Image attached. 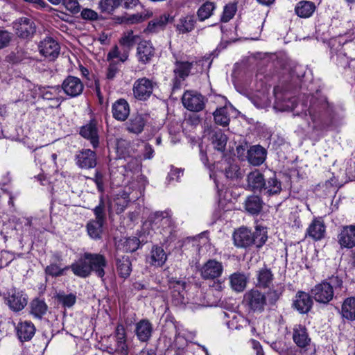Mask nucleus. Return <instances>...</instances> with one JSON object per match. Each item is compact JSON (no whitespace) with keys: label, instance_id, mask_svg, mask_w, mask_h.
Here are the masks:
<instances>
[{"label":"nucleus","instance_id":"obj_20","mask_svg":"<svg viewBox=\"0 0 355 355\" xmlns=\"http://www.w3.org/2000/svg\"><path fill=\"white\" fill-rule=\"evenodd\" d=\"M114 338L115 346L118 348V354L128 355L126 331L123 324H117L114 331Z\"/></svg>","mask_w":355,"mask_h":355},{"label":"nucleus","instance_id":"obj_63","mask_svg":"<svg viewBox=\"0 0 355 355\" xmlns=\"http://www.w3.org/2000/svg\"><path fill=\"white\" fill-rule=\"evenodd\" d=\"M154 150L151 145L146 143L144 147L143 155L145 159H150L153 157Z\"/></svg>","mask_w":355,"mask_h":355},{"label":"nucleus","instance_id":"obj_51","mask_svg":"<svg viewBox=\"0 0 355 355\" xmlns=\"http://www.w3.org/2000/svg\"><path fill=\"white\" fill-rule=\"evenodd\" d=\"M137 39H139L138 35H134L132 31H128L121 37L119 43L123 46L130 48L135 44Z\"/></svg>","mask_w":355,"mask_h":355},{"label":"nucleus","instance_id":"obj_8","mask_svg":"<svg viewBox=\"0 0 355 355\" xmlns=\"http://www.w3.org/2000/svg\"><path fill=\"white\" fill-rule=\"evenodd\" d=\"M182 102L185 108L191 112H200L205 107V98L193 91H187L182 96Z\"/></svg>","mask_w":355,"mask_h":355},{"label":"nucleus","instance_id":"obj_47","mask_svg":"<svg viewBox=\"0 0 355 355\" xmlns=\"http://www.w3.org/2000/svg\"><path fill=\"white\" fill-rule=\"evenodd\" d=\"M317 102H319L318 105H315V103L312 104L309 109V113L312 118L313 121H315L318 115L320 116V114L325 110L327 108V102L324 100L321 99L320 101H318Z\"/></svg>","mask_w":355,"mask_h":355},{"label":"nucleus","instance_id":"obj_39","mask_svg":"<svg viewBox=\"0 0 355 355\" xmlns=\"http://www.w3.org/2000/svg\"><path fill=\"white\" fill-rule=\"evenodd\" d=\"M230 280L231 287L236 292H241L246 287L247 277L243 273L236 272L232 274L230 277Z\"/></svg>","mask_w":355,"mask_h":355},{"label":"nucleus","instance_id":"obj_58","mask_svg":"<svg viewBox=\"0 0 355 355\" xmlns=\"http://www.w3.org/2000/svg\"><path fill=\"white\" fill-rule=\"evenodd\" d=\"M283 292L282 288L270 289L267 293L268 297V302L270 304H274L279 300Z\"/></svg>","mask_w":355,"mask_h":355},{"label":"nucleus","instance_id":"obj_32","mask_svg":"<svg viewBox=\"0 0 355 355\" xmlns=\"http://www.w3.org/2000/svg\"><path fill=\"white\" fill-rule=\"evenodd\" d=\"M116 267L120 277L126 279L132 272V263L128 256H123L116 259Z\"/></svg>","mask_w":355,"mask_h":355},{"label":"nucleus","instance_id":"obj_45","mask_svg":"<svg viewBox=\"0 0 355 355\" xmlns=\"http://www.w3.org/2000/svg\"><path fill=\"white\" fill-rule=\"evenodd\" d=\"M69 269L71 270V265L61 268L56 263H51L49 266L46 267L45 272L48 275L57 277L65 275L66 271Z\"/></svg>","mask_w":355,"mask_h":355},{"label":"nucleus","instance_id":"obj_38","mask_svg":"<svg viewBox=\"0 0 355 355\" xmlns=\"http://www.w3.org/2000/svg\"><path fill=\"white\" fill-rule=\"evenodd\" d=\"M105 222L92 220L87 225V230L89 236L93 239H99L103 233V227Z\"/></svg>","mask_w":355,"mask_h":355},{"label":"nucleus","instance_id":"obj_17","mask_svg":"<svg viewBox=\"0 0 355 355\" xmlns=\"http://www.w3.org/2000/svg\"><path fill=\"white\" fill-rule=\"evenodd\" d=\"M76 164L81 168H92L96 165V155L90 149L80 151L76 156Z\"/></svg>","mask_w":355,"mask_h":355},{"label":"nucleus","instance_id":"obj_22","mask_svg":"<svg viewBox=\"0 0 355 355\" xmlns=\"http://www.w3.org/2000/svg\"><path fill=\"white\" fill-rule=\"evenodd\" d=\"M113 117L120 121H124L130 114V105L126 100L120 98L116 101L112 106Z\"/></svg>","mask_w":355,"mask_h":355},{"label":"nucleus","instance_id":"obj_52","mask_svg":"<svg viewBox=\"0 0 355 355\" xmlns=\"http://www.w3.org/2000/svg\"><path fill=\"white\" fill-rule=\"evenodd\" d=\"M93 211L95 216L94 220L105 222L106 214L105 211V203L103 197H101L98 205H97L93 209Z\"/></svg>","mask_w":355,"mask_h":355},{"label":"nucleus","instance_id":"obj_26","mask_svg":"<svg viewBox=\"0 0 355 355\" xmlns=\"http://www.w3.org/2000/svg\"><path fill=\"white\" fill-rule=\"evenodd\" d=\"M266 150L260 145L252 146L248 150V161L254 166L261 165L266 159Z\"/></svg>","mask_w":355,"mask_h":355},{"label":"nucleus","instance_id":"obj_37","mask_svg":"<svg viewBox=\"0 0 355 355\" xmlns=\"http://www.w3.org/2000/svg\"><path fill=\"white\" fill-rule=\"evenodd\" d=\"M31 306V314L35 318L41 319L44 315L46 314L48 306L46 302L40 299L33 300L30 304Z\"/></svg>","mask_w":355,"mask_h":355},{"label":"nucleus","instance_id":"obj_54","mask_svg":"<svg viewBox=\"0 0 355 355\" xmlns=\"http://www.w3.org/2000/svg\"><path fill=\"white\" fill-rule=\"evenodd\" d=\"M140 241L137 237H130L124 243V248L127 252H135L139 247Z\"/></svg>","mask_w":355,"mask_h":355},{"label":"nucleus","instance_id":"obj_46","mask_svg":"<svg viewBox=\"0 0 355 355\" xmlns=\"http://www.w3.org/2000/svg\"><path fill=\"white\" fill-rule=\"evenodd\" d=\"M60 92V88L59 86L57 87H48L41 89L40 95L42 98L45 100H55L56 102H58V96Z\"/></svg>","mask_w":355,"mask_h":355},{"label":"nucleus","instance_id":"obj_25","mask_svg":"<svg viewBox=\"0 0 355 355\" xmlns=\"http://www.w3.org/2000/svg\"><path fill=\"white\" fill-rule=\"evenodd\" d=\"M274 279V275L270 268L266 265L257 271L256 286L260 288H268L270 287Z\"/></svg>","mask_w":355,"mask_h":355},{"label":"nucleus","instance_id":"obj_35","mask_svg":"<svg viewBox=\"0 0 355 355\" xmlns=\"http://www.w3.org/2000/svg\"><path fill=\"white\" fill-rule=\"evenodd\" d=\"M263 201L258 196H250L245 202L246 211L250 214H258L262 209Z\"/></svg>","mask_w":355,"mask_h":355},{"label":"nucleus","instance_id":"obj_24","mask_svg":"<svg viewBox=\"0 0 355 355\" xmlns=\"http://www.w3.org/2000/svg\"><path fill=\"white\" fill-rule=\"evenodd\" d=\"M196 20L194 15H186L181 16L175 24V30L179 34L191 32L196 27Z\"/></svg>","mask_w":355,"mask_h":355},{"label":"nucleus","instance_id":"obj_61","mask_svg":"<svg viewBox=\"0 0 355 355\" xmlns=\"http://www.w3.org/2000/svg\"><path fill=\"white\" fill-rule=\"evenodd\" d=\"M11 40V35L7 31L0 30V49L7 46Z\"/></svg>","mask_w":355,"mask_h":355},{"label":"nucleus","instance_id":"obj_18","mask_svg":"<svg viewBox=\"0 0 355 355\" xmlns=\"http://www.w3.org/2000/svg\"><path fill=\"white\" fill-rule=\"evenodd\" d=\"M16 34L21 38L32 37L35 32V23L30 19L21 18L14 25Z\"/></svg>","mask_w":355,"mask_h":355},{"label":"nucleus","instance_id":"obj_16","mask_svg":"<svg viewBox=\"0 0 355 355\" xmlns=\"http://www.w3.org/2000/svg\"><path fill=\"white\" fill-rule=\"evenodd\" d=\"M338 243L342 248H354L355 246V225L343 227L338 235Z\"/></svg>","mask_w":355,"mask_h":355},{"label":"nucleus","instance_id":"obj_2","mask_svg":"<svg viewBox=\"0 0 355 355\" xmlns=\"http://www.w3.org/2000/svg\"><path fill=\"white\" fill-rule=\"evenodd\" d=\"M268 239L267 231L263 227H257L254 232L245 227H241L234 232L233 241L235 246L246 248L254 245L261 248Z\"/></svg>","mask_w":355,"mask_h":355},{"label":"nucleus","instance_id":"obj_57","mask_svg":"<svg viewBox=\"0 0 355 355\" xmlns=\"http://www.w3.org/2000/svg\"><path fill=\"white\" fill-rule=\"evenodd\" d=\"M119 71V62L112 61L107 67L106 78L113 80Z\"/></svg>","mask_w":355,"mask_h":355},{"label":"nucleus","instance_id":"obj_34","mask_svg":"<svg viewBox=\"0 0 355 355\" xmlns=\"http://www.w3.org/2000/svg\"><path fill=\"white\" fill-rule=\"evenodd\" d=\"M315 10V4L311 1H302L295 6V13L302 18H308L312 15Z\"/></svg>","mask_w":355,"mask_h":355},{"label":"nucleus","instance_id":"obj_21","mask_svg":"<svg viewBox=\"0 0 355 355\" xmlns=\"http://www.w3.org/2000/svg\"><path fill=\"white\" fill-rule=\"evenodd\" d=\"M293 340L300 348H305L311 343L307 329L301 324H295L293 329Z\"/></svg>","mask_w":355,"mask_h":355},{"label":"nucleus","instance_id":"obj_1","mask_svg":"<svg viewBox=\"0 0 355 355\" xmlns=\"http://www.w3.org/2000/svg\"><path fill=\"white\" fill-rule=\"evenodd\" d=\"M107 266V261L103 254L85 252L71 264V270L76 276L81 278H87L94 272L98 277L103 279Z\"/></svg>","mask_w":355,"mask_h":355},{"label":"nucleus","instance_id":"obj_30","mask_svg":"<svg viewBox=\"0 0 355 355\" xmlns=\"http://www.w3.org/2000/svg\"><path fill=\"white\" fill-rule=\"evenodd\" d=\"M167 259V255L162 247L155 245L152 248L148 262L155 267L162 266Z\"/></svg>","mask_w":355,"mask_h":355},{"label":"nucleus","instance_id":"obj_40","mask_svg":"<svg viewBox=\"0 0 355 355\" xmlns=\"http://www.w3.org/2000/svg\"><path fill=\"white\" fill-rule=\"evenodd\" d=\"M281 190V182L275 176H273L269 178L267 181H265V185L263 187L262 192L270 196L280 193Z\"/></svg>","mask_w":355,"mask_h":355},{"label":"nucleus","instance_id":"obj_33","mask_svg":"<svg viewBox=\"0 0 355 355\" xmlns=\"http://www.w3.org/2000/svg\"><path fill=\"white\" fill-rule=\"evenodd\" d=\"M341 315L345 319L355 320V297H350L345 299L342 304Z\"/></svg>","mask_w":355,"mask_h":355},{"label":"nucleus","instance_id":"obj_60","mask_svg":"<svg viewBox=\"0 0 355 355\" xmlns=\"http://www.w3.org/2000/svg\"><path fill=\"white\" fill-rule=\"evenodd\" d=\"M173 222L171 218V211H166V214H165L159 227H162L164 231H165V229L169 228V232L171 233V227L173 226Z\"/></svg>","mask_w":355,"mask_h":355},{"label":"nucleus","instance_id":"obj_6","mask_svg":"<svg viewBox=\"0 0 355 355\" xmlns=\"http://www.w3.org/2000/svg\"><path fill=\"white\" fill-rule=\"evenodd\" d=\"M157 83L146 77L135 81L132 88L135 98L139 101H146L152 95Z\"/></svg>","mask_w":355,"mask_h":355},{"label":"nucleus","instance_id":"obj_41","mask_svg":"<svg viewBox=\"0 0 355 355\" xmlns=\"http://www.w3.org/2000/svg\"><path fill=\"white\" fill-rule=\"evenodd\" d=\"M213 114L216 124L222 126H227L229 125L230 119L229 116V108L225 106L216 109Z\"/></svg>","mask_w":355,"mask_h":355},{"label":"nucleus","instance_id":"obj_23","mask_svg":"<svg viewBox=\"0 0 355 355\" xmlns=\"http://www.w3.org/2000/svg\"><path fill=\"white\" fill-rule=\"evenodd\" d=\"M325 231L323 220L320 218H314L306 230V235L315 241H319L324 237Z\"/></svg>","mask_w":355,"mask_h":355},{"label":"nucleus","instance_id":"obj_31","mask_svg":"<svg viewBox=\"0 0 355 355\" xmlns=\"http://www.w3.org/2000/svg\"><path fill=\"white\" fill-rule=\"evenodd\" d=\"M247 180L248 186L251 190L262 192L266 180L263 174L259 170L250 172L248 175Z\"/></svg>","mask_w":355,"mask_h":355},{"label":"nucleus","instance_id":"obj_5","mask_svg":"<svg viewBox=\"0 0 355 355\" xmlns=\"http://www.w3.org/2000/svg\"><path fill=\"white\" fill-rule=\"evenodd\" d=\"M196 64L197 62L194 61L177 60L175 62L173 70V77L171 80L172 89L173 91L180 89L187 78L191 73L192 69Z\"/></svg>","mask_w":355,"mask_h":355},{"label":"nucleus","instance_id":"obj_48","mask_svg":"<svg viewBox=\"0 0 355 355\" xmlns=\"http://www.w3.org/2000/svg\"><path fill=\"white\" fill-rule=\"evenodd\" d=\"M227 141V137L221 130L217 131L213 136L214 148L219 151H224Z\"/></svg>","mask_w":355,"mask_h":355},{"label":"nucleus","instance_id":"obj_11","mask_svg":"<svg viewBox=\"0 0 355 355\" xmlns=\"http://www.w3.org/2000/svg\"><path fill=\"white\" fill-rule=\"evenodd\" d=\"M61 87L67 96L73 98L82 94L84 85L78 77L68 76L63 80Z\"/></svg>","mask_w":355,"mask_h":355},{"label":"nucleus","instance_id":"obj_64","mask_svg":"<svg viewBox=\"0 0 355 355\" xmlns=\"http://www.w3.org/2000/svg\"><path fill=\"white\" fill-rule=\"evenodd\" d=\"M346 171L347 173L355 177V155L347 162Z\"/></svg>","mask_w":355,"mask_h":355},{"label":"nucleus","instance_id":"obj_7","mask_svg":"<svg viewBox=\"0 0 355 355\" xmlns=\"http://www.w3.org/2000/svg\"><path fill=\"white\" fill-rule=\"evenodd\" d=\"M223 272V266L216 259H209L200 268V276L205 280H214L220 277Z\"/></svg>","mask_w":355,"mask_h":355},{"label":"nucleus","instance_id":"obj_62","mask_svg":"<svg viewBox=\"0 0 355 355\" xmlns=\"http://www.w3.org/2000/svg\"><path fill=\"white\" fill-rule=\"evenodd\" d=\"M95 182L98 191L103 193L104 191L103 175L101 173L96 171L94 178L92 179Z\"/></svg>","mask_w":355,"mask_h":355},{"label":"nucleus","instance_id":"obj_55","mask_svg":"<svg viewBox=\"0 0 355 355\" xmlns=\"http://www.w3.org/2000/svg\"><path fill=\"white\" fill-rule=\"evenodd\" d=\"M60 3L73 13H78L80 8V4L77 0H60Z\"/></svg>","mask_w":355,"mask_h":355},{"label":"nucleus","instance_id":"obj_27","mask_svg":"<svg viewBox=\"0 0 355 355\" xmlns=\"http://www.w3.org/2000/svg\"><path fill=\"white\" fill-rule=\"evenodd\" d=\"M155 49L149 42H141L137 49V56L142 64L148 63L154 56Z\"/></svg>","mask_w":355,"mask_h":355},{"label":"nucleus","instance_id":"obj_36","mask_svg":"<svg viewBox=\"0 0 355 355\" xmlns=\"http://www.w3.org/2000/svg\"><path fill=\"white\" fill-rule=\"evenodd\" d=\"M216 8V3L211 1H206L202 4L197 10L196 15L200 21H204L214 15Z\"/></svg>","mask_w":355,"mask_h":355},{"label":"nucleus","instance_id":"obj_29","mask_svg":"<svg viewBox=\"0 0 355 355\" xmlns=\"http://www.w3.org/2000/svg\"><path fill=\"white\" fill-rule=\"evenodd\" d=\"M146 123V118L141 114L132 115L126 123V128L128 132L139 135L144 130Z\"/></svg>","mask_w":355,"mask_h":355},{"label":"nucleus","instance_id":"obj_42","mask_svg":"<svg viewBox=\"0 0 355 355\" xmlns=\"http://www.w3.org/2000/svg\"><path fill=\"white\" fill-rule=\"evenodd\" d=\"M229 328L239 329L241 327L250 326L251 331L254 334L256 329L253 325H251V322L247 318L241 315H235L232 319L227 323Z\"/></svg>","mask_w":355,"mask_h":355},{"label":"nucleus","instance_id":"obj_56","mask_svg":"<svg viewBox=\"0 0 355 355\" xmlns=\"http://www.w3.org/2000/svg\"><path fill=\"white\" fill-rule=\"evenodd\" d=\"M166 214V211H156L151 214L149 217L150 222L151 224L155 227H159L162 222L163 221V218Z\"/></svg>","mask_w":355,"mask_h":355},{"label":"nucleus","instance_id":"obj_15","mask_svg":"<svg viewBox=\"0 0 355 355\" xmlns=\"http://www.w3.org/2000/svg\"><path fill=\"white\" fill-rule=\"evenodd\" d=\"M16 333L21 342L31 340L34 336L36 328L31 321L20 320L16 327Z\"/></svg>","mask_w":355,"mask_h":355},{"label":"nucleus","instance_id":"obj_13","mask_svg":"<svg viewBox=\"0 0 355 355\" xmlns=\"http://www.w3.org/2000/svg\"><path fill=\"white\" fill-rule=\"evenodd\" d=\"M313 304L311 295L304 291H298L295 296L293 307L300 313H307L311 309Z\"/></svg>","mask_w":355,"mask_h":355},{"label":"nucleus","instance_id":"obj_43","mask_svg":"<svg viewBox=\"0 0 355 355\" xmlns=\"http://www.w3.org/2000/svg\"><path fill=\"white\" fill-rule=\"evenodd\" d=\"M153 16V12L149 10H145L140 13L130 15L125 17V21L128 24H139Z\"/></svg>","mask_w":355,"mask_h":355},{"label":"nucleus","instance_id":"obj_14","mask_svg":"<svg viewBox=\"0 0 355 355\" xmlns=\"http://www.w3.org/2000/svg\"><path fill=\"white\" fill-rule=\"evenodd\" d=\"M27 297L21 291L12 290L6 297V304L13 311L22 310L27 304Z\"/></svg>","mask_w":355,"mask_h":355},{"label":"nucleus","instance_id":"obj_50","mask_svg":"<svg viewBox=\"0 0 355 355\" xmlns=\"http://www.w3.org/2000/svg\"><path fill=\"white\" fill-rule=\"evenodd\" d=\"M224 173L227 178L231 180L237 179L241 176L239 166L229 162L225 166Z\"/></svg>","mask_w":355,"mask_h":355},{"label":"nucleus","instance_id":"obj_12","mask_svg":"<svg viewBox=\"0 0 355 355\" xmlns=\"http://www.w3.org/2000/svg\"><path fill=\"white\" fill-rule=\"evenodd\" d=\"M80 135L83 138L89 141L94 148H96L98 146V128L97 127V122L95 120H91L88 123L82 126L80 130Z\"/></svg>","mask_w":355,"mask_h":355},{"label":"nucleus","instance_id":"obj_59","mask_svg":"<svg viewBox=\"0 0 355 355\" xmlns=\"http://www.w3.org/2000/svg\"><path fill=\"white\" fill-rule=\"evenodd\" d=\"M81 17L83 19L95 21L98 19V14L89 8H84L80 13Z\"/></svg>","mask_w":355,"mask_h":355},{"label":"nucleus","instance_id":"obj_4","mask_svg":"<svg viewBox=\"0 0 355 355\" xmlns=\"http://www.w3.org/2000/svg\"><path fill=\"white\" fill-rule=\"evenodd\" d=\"M243 302L249 311L259 313L263 312L268 304L266 295L257 288H252L245 293Z\"/></svg>","mask_w":355,"mask_h":355},{"label":"nucleus","instance_id":"obj_3","mask_svg":"<svg viewBox=\"0 0 355 355\" xmlns=\"http://www.w3.org/2000/svg\"><path fill=\"white\" fill-rule=\"evenodd\" d=\"M343 282L338 276L332 275L316 284L311 290L312 297L318 303L327 304L343 288Z\"/></svg>","mask_w":355,"mask_h":355},{"label":"nucleus","instance_id":"obj_53","mask_svg":"<svg viewBox=\"0 0 355 355\" xmlns=\"http://www.w3.org/2000/svg\"><path fill=\"white\" fill-rule=\"evenodd\" d=\"M236 6L234 3H230L225 6L221 21L227 22L232 19L236 13Z\"/></svg>","mask_w":355,"mask_h":355},{"label":"nucleus","instance_id":"obj_9","mask_svg":"<svg viewBox=\"0 0 355 355\" xmlns=\"http://www.w3.org/2000/svg\"><path fill=\"white\" fill-rule=\"evenodd\" d=\"M41 55L49 60H55L60 54V47L57 41L51 37L42 40L38 45Z\"/></svg>","mask_w":355,"mask_h":355},{"label":"nucleus","instance_id":"obj_28","mask_svg":"<svg viewBox=\"0 0 355 355\" xmlns=\"http://www.w3.org/2000/svg\"><path fill=\"white\" fill-rule=\"evenodd\" d=\"M171 16L169 14H163L148 22V24L144 33H156L159 31L164 30L167 24L169 22Z\"/></svg>","mask_w":355,"mask_h":355},{"label":"nucleus","instance_id":"obj_49","mask_svg":"<svg viewBox=\"0 0 355 355\" xmlns=\"http://www.w3.org/2000/svg\"><path fill=\"white\" fill-rule=\"evenodd\" d=\"M56 299L64 307L67 308L73 306L76 302V296L75 294H65L63 292L58 293L56 295Z\"/></svg>","mask_w":355,"mask_h":355},{"label":"nucleus","instance_id":"obj_19","mask_svg":"<svg viewBox=\"0 0 355 355\" xmlns=\"http://www.w3.org/2000/svg\"><path fill=\"white\" fill-rule=\"evenodd\" d=\"M135 334L141 342H148L153 334V327L147 319H142L135 324Z\"/></svg>","mask_w":355,"mask_h":355},{"label":"nucleus","instance_id":"obj_10","mask_svg":"<svg viewBox=\"0 0 355 355\" xmlns=\"http://www.w3.org/2000/svg\"><path fill=\"white\" fill-rule=\"evenodd\" d=\"M169 288L171 289L173 302L175 305H180L186 303V282L172 278L169 281Z\"/></svg>","mask_w":355,"mask_h":355},{"label":"nucleus","instance_id":"obj_44","mask_svg":"<svg viewBox=\"0 0 355 355\" xmlns=\"http://www.w3.org/2000/svg\"><path fill=\"white\" fill-rule=\"evenodd\" d=\"M121 5V0H100L98 8L102 12L112 14Z\"/></svg>","mask_w":355,"mask_h":355}]
</instances>
